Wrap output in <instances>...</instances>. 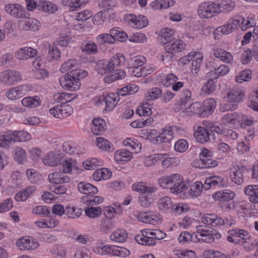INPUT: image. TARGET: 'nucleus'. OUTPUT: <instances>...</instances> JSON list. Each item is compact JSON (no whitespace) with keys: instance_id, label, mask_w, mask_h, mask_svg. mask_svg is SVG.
I'll return each mask as SVG.
<instances>
[{"instance_id":"774afa93","label":"nucleus","mask_w":258,"mask_h":258,"mask_svg":"<svg viewBox=\"0 0 258 258\" xmlns=\"http://www.w3.org/2000/svg\"><path fill=\"white\" fill-rule=\"evenodd\" d=\"M60 50L54 45H49L48 47V56L51 60H58L60 58Z\"/></svg>"},{"instance_id":"c9c22d12","label":"nucleus","mask_w":258,"mask_h":258,"mask_svg":"<svg viewBox=\"0 0 258 258\" xmlns=\"http://www.w3.org/2000/svg\"><path fill=\"white\" fill-rule=\"evenodd\" d=\"M115 226L114 222L108 218H104L102 219L99 224V230L102 234H106L110 232Z\"/></svg>"},{"instance_id":"864d4df0","label":"nucleus","mask_w":258,"mask_h":258,"mask_svg":"<svg viewBox=\"0 0 258 258\" xmlns=\"http://www.w3.org/2000/svg\"><path fill=\"white\" fill-rule=\"evenodd\" d=\"M11 131L0 136V147L2 148H8L11 143L14 142Z\"/></svg>"},{"instance_id":"5fc2aeb1","label":"nucleus","mask_w":258,"mask_h":258,"mask_svg":"<svg viewBox=\"0 0 258 258\" xmlns=\"http://www.w3.org/2000/svg\"><path fill=\"white\" fill-rule=\"evenodd\" d=\"M161 90L155 87L150 89L145 94L144 97L146 100H154L161 96Z\"/></svg>"},{"instance_id":"cd10ccee","label":"nucleus","mask_w":258,"mask_h":258,"mask_svg":"<svg viewBox=\"0 0 258 258\" xmlns=\"http://www.w3.org/2000/svg\"><path fill=\"white\" fill-rule=\"evenodd\" d=\"M245 195L251 203L258 204V185H249L244 188Z\"/></svg>"},{"instance_id":"2eb2a0df","label":"nucleus","mask_w":258,"mask_h":258,"mask_svg":"<svg viewBox=\"0 0 258 258\" xmlns=\"http://www.w3.org/2000/svg\"><path fill=\"white\" fill-rule=\"evenodd\" d=\"M191 58H195L192 60L190 69L191 73L195 76L197 75L201 67V62L203 59L202 54L200 52H191L187 55L185 56L184 59H186L187 57Z\"/></svg>"},{"instance_id":"052dcab7","label":"nucleus","mask_w":258,"mask_h":258,"mask_svg":"<svg viewBox=\"0 0 258 258\" xmlns=\"http://www.w3.org/2000/svg\"><path fill=\"white\" fill-rule=\"evenodd\" d=\"M40 27V23L36 19L29 18L25 21L23 28L28 31H36L38 30Z\"/></svg>"},{"instance_id":"f3484780","label":"nucleus","mask_w":258,"mask_h":258,"mask_svg":"<svg viewBox=\"0 0 258 258\" xmlns=\"http://www.w3.org/2000/svg\"><path fill=\"white\" fill-rule=\"evenodd\" d=\"M234 19L237 27H240L242 30H245L256 25L255 19L253 17L248 16L244 18L241 16H236Z\"/></svg>"},{"instance_id":"f257e3e1","label":"nucleus","mask_w":258,"mask_h":258,"mask_svg":"<svg viewBox=\"0 0 258 258\" xmlns=\"http://www.w3.org/2000/svg\"><path fill=\"white\" fill-rule=\"evenodd\" d=\"M221 235L218 232L212 233L208 227L198 225L196 227V232L191 234L188 232H182L178 238L180 243L186 244L189 242L212 243L215 239L218 240Z\"/></svg>"},{"instance_id":"6e6552de","label":"nucleus","mask_w":258,"mask_h":258,"mask_svg":"<svg viewBox=\"0 0 258 258\" xmlns=\"http://www.w3.org/2000/svg\"><path fill=\"white\" fill-rule=\"evenodd\" d=\"M137 218L141 222L152 225L158 224L162 221V217L160 214L151 211L139 213Z\"/></svg>"},{"instance_id":"dca6fc26","label":"nucleus","mask_w":258,"mask_h":258,"mask_svg":"<svg viewBox=\"0 0 258 258\" xmlns=\"http://www.w3.org/2000/svg\"><path fill=\"white\" fill-rule=\"evenodd\" d=\"M246 168L242 165L233 166L230 174V178L233 182L240 185L243 182V174Z\"/></svg>"},{"instance_id":"0eeeda50","label":"nucleus","mask_w":258,"mask_h":258,"mask_svg":"<svg viewBox=\"0 0 258 258\" xmlns=\"http://www.w3.org/2000/svg\"><path fill=\"white\" fill-rule=\"evenodd\" d=\"M21 80V75L16 70H7L0 73V82L6 85H13Z\"/></svg>"},{"instance_id":"6e6d98bb","label":"nucleus","mask_w":258,"mask_h":258,"mask_svg":"<svg viewBox=\"0 0 258 258\" xmlns=\"http://www.w3.org/2000/svg\"><path fill=\"white\" fill-rule=\"evenodd\" d=\"M14 159L19 163H23L26 160V153L25 151L20 147H17L14 150Z\"/></svg>"},{"instance_id":"39448f33","label":"nucleus","mask_w":258,"mask_h":258,"mask_svg":"<svg viewBox=\"0 0 258 258\" xmlns=\"http://www.w3.org/2000/svg\"><path fill=\"white\" fill-rule=\"evenodd\" d=\"M244 93L240 89H232L227 94L225 97L226 101L229 102L225 104L224 108L220 107V111L224 112L225 110H234L237 108L236 103L242 100L244 97Z\"/></svg>"},{"instance_id":"a878e982","label":"nucleus","mask_w":258,"mask_h":258,"mask_svg":"<svg viewBox=\"0 0 258 258\" xmlns=\"http://www.w3.org/2000/svg\"><path fill=\"white\" fill-rule=\"evenodd\" d=\"M105 121L101 118H96L92 120L91 129L92 132L96 135H99L105 131Z\"/></svg>"},{"instance_id":"f8f14e48","label":"nucleus","mask_w":258,"mask_h":258,"mask_svg":"<svg viewBox=\"0 0 258 258\" xmlns=\"http://www.w3.org/2000/svg\"><path fill=\"white\" fill-rule=\"evenodd\" d=\"M5 10L7 13L13 17L19 19L27 18L28 14L22 6L18 4H10L6 5Z\"/></svg>"},{"instance_id":"aec40b11","label":"nucleus","mask_w":258,"mask_h":258,"mask_svg":"<svg viewBox=\"0 0 258 258\" xmlns=\"http://www.w3.org/2000/svg\"><path fill=\"white\" fill-rule=\"evenodd\" d=\"M25 86L20 85L12 88L6 92L7 98L11 100H15L24 96Z\"/></svg>"},{"instance_id":"79ce46f5","label":"nucleus","mask_w":258,"mask_h":258,"mask_svg":"<svg viewBox=\"0 0 258 258\" xmlns=\"http://www.w3.org/2000/svg\"><path fill=\"white\" fill-rule=\"evenodd\" d=\"M237 117L238 114L236 112L230 113L222 116L221 122L225 125L231 127L236 123Z\"/></svg>"},{"instance_id":"13d9d810","label":"nucleus","mask_w":258,"mask_h":258,"mask_svg":"<svg viewBox=\"0 0 258 258\" xmlns=\"http://www.w3.org/2000/svg\"><path fill=\"white\" fill-rule=\"evenodd\" d=\"M95 68L98 73L102 75L110 72V71H109L107 61L105 59H101L98 61L96 63Z\"/></svg>"},{"instance_id":"5701e85b","label":"nucleus","mask_w":258,"mask_h":258,"mask_svg":"<svg viewBox=\"0 0 258 258\" xmlns=\"http://www.w3.org/2000/svg\"><path fill=\"white\" fill-rule=\"evenodd\" d=\"M125 61V57L122 54L118 53L114 55L109 61H107L109 71H111L117 67H121Z\"/></svg>"},{"instance_id":"0e129e2a","label":"nucleus","mask_w":258,"mask_h":258,"mask_svg":"<svg viewBox=\"0 0 258 258\" xmlns=\"http://www.w3.org/2000/svg\"><path fill=\"white\" fill-rule=\"evenodd\" d=\"M102 162L96 158H92L83 162V165L87 170H94L98 166H101Z\"/></svg>"},{"instance_id":"1a4fd4ad","label":"nucleus","mask_w":258,"mask_h":258,"mask_svg":"<svg viewBox=\"0 0 258 258\" xmlns=\"http://www.w3.org/2000/svg\"><path fill=\"white\" fill-rule=\"evenodd\" d=\"M59 83L63 88L72 91L79 90L81 86L80 80L75 78L71 72L62 76L59 79Z\"/></svg>"},{"instance_id":"4d7b16f0","label":"nucleus","mask_w":258,"mask_h":258,"mask_svg":"<svg viewBox=\"0 0 258 258\" xmlns=\"http://www.w3.org/2000/svg\"><path fill=\"white\" fill-rule=\"evenodd\" d=\"M204 184L201 181L195 182L190 187V195L192 197H198L202 193Z\"/></svg>"},{"instance_id":"69168bd1","label":"nucleus","mask_w":258,"mask_h":258,"mask_svg":"<svg viewBox=\"0 0 258 258\" xmlns=\"http://www.w3.org/2000/svg\"><path fill=\"white\" fill-rule=\"evenodd\" d=\"M173 132L169 129L164 130L160 134L159 139H157L158 142H169L173 139Z\"/></svg>"},{"instance_id":"6ab92c4d","label":"nucleus","mask_w":258,"mask_h":258,"mask_svg":"<svg viewBox=\"0 0 258 258\" xmlns=\"http://www.w3.org/2000/svg\"><path fill=\"white\" fill-rule=\"evenodd\" d=\"M37 51L30 47H24L18 50L15 53V57L19 59H26L36 56Z\"/></svg>"},{"instance_id":"c756f323","label":"nucleus","mask_w":258,"mask_h":258,"mask_svg":"<svg viewBox=\"0 0 258 258\" xmlns=\"http://www.w3.org/2000/svg\"><path fill=\"white\" fill-rule=\"evenodd\" d=\"M210 136V133L202 126H198L194 133V136L196 140L202 144L207 142L209 140Z\"/></svg>"},{"instance_id":"b1692460","label":"nucleus","mask_w":258,"mask_h":258,"mask_svg":"<svg viewBox=\"0 0 258 258\" xmlns=\"http://www.w3.org/2000/svg\"><path fill=\"white\" fill-rule=\"evenodd\" d=\"M42 160L45 165L49 166H57L61 163V158L52 152H50L44 156Z\"/></svg>"},{"instance_id":"e2e57ef3","label":"nucleus","mask_w":258,"mask_h":258,"mask_svg":"<svg viewBox=\"0 0 258 258\" xmlns=\"http://www.w3.org/2000/svg\"><path fill=\"white\" fill-rule=\"evenodd\" d=\"M142 137L146 140H152L159 139V132L156 130H143L142 131Z\"/></svg>"},{"instance_id":"4c0bfd02","label":"nucleus","mask_w":258,"mask_h":258,"mask_svg":"<svg viewBox=\"0 0 258 258\" xmlns=\"http://www.w3.org/2000/svg\"><path fill=\"white\" fill-rule=\"evenodd\" d=\"M237 28V25L234 17L233 19L229 20L227 23L219 27L217 30L221 31L223 34L227 35L232 33Z\"/></svg>"},{"instance_id":"bb28decb","label":"nucleus","mask_w":258,"mask_h":258,"mask_svg":"<svg viewBox=\"0 0 258 258\" xmlns=\"http://www.w3.org/2000/svg\"><path fill=\"white\" fill-rule=\"evenodd\" d=\"M115 209L111 207H106L104 210V214L105 215V218H108L111 220L115 216V214H121L122 212L123 209L122 204L116 203L114 204Z\"/></svg>"},{"instance_id":"7ed1b4c3","label":"nucleus","mask_w":258,"mask_h":258,"mask_svg":"<svg viewBox=\"0 0 258 258\" xmlns=\"http://www.w3.org/2000/svg\"><path fill=\"white\" fill-rule=\"evenodd\" d=\"M78 188L81 192L86 195L81 199L82 204L87 206H95L103 202L102 197L92 195L97 194L98 189L90 183L85 182H80L78 185Z\"/></svg>"},{"instance_id":"423d86ee","label":"nucleus","mask_w":258,"mask_h":258,"mask_svg":"<svg viewBox=\"0 0 258 258\" xmlns=\"http://www.w3.org/2000/svg\"><path fill=\"white\" fill-rule=\"evenodd\" d=\"M219 5L211 2L202 3L197 10L199 16L204 19L211 18L219 13Z\"/></svg>"},{"instance_id":"c03bdc74","label":"nucleus","mask_w":258,"mask_h":258,"mask_svg":"<svg viewBox=\"0 0 258 258\" xmlns=\"http://www.w3.org/2000/svg\"><path fill=\"white\" fill-rule=\"evenodd\" d=\"M172 204V202L168 197H162L158 202L159 210L164 212L170 211Z\"/></svg>"},{"instance_id":"de8ad7c7","label":"nucleus","mask_w":258,"mask_h":258,"mask_svg":"<svg viewBox=\"0 0 258 258\" xmlns=\"http://www.w3.org/2000/svg\"><path fill=\"white\" fill-rule=\"evenodd\" d=\"M191 93L187 89H184L182 90L179 95V100L177 104L179 106L185 105L190 103L191 101Z\"/></svg>"},{"instance_id":"ea45409f","label":"nucleus","mask_w":258,"mask_h":258,"mask_svg":"<svg viewBox=\"0 0 258 258\" xmlns=\"http://www.w3.org/2000/svg\"><path fill=\"white\" fill-rule=\"evenodd\" d=\"M38 10L51 14L55 12L57 10V7L55 4L51 2L40 0L38 6Z\"/></svg>"},{"instance_id":"a18cd8bd","label":"nucleus","mask_w":258,"mask_h":258,"mask_svg":"<svg viewBox=\"0 0 258 258\" xmlns=\"http://www.w3.org/2000/svg\"><path fill=\"white\" fill-rule=\"evenodd\" d=\"M235 194L230 190L227 191H219L213 195L215 200L219 201H229L233 199Z\"/></svg>"},{"instance_id":"9b49d317","label":"nucleus","mask_w":258,"mask_h":258,"mask_svg":"<svg viewBox=\"0 0 258 258\" xmlns=\"http://www.w3.org/2000/svg\"><path fill=\"white\" fill-rule=\"evenodd\" d=\"M186 44L180 39H175L164 43V49L169 54L174 55L176 53L183 51L185 48Z\"/></svg>"},{"instance_id":"49530a36","label":"nucleus","mask_w":258,"mask_h":258,"mask_svg":"<svg viewBox=\"0 0 258 258\" xmlns=\"http://www.w3.org/2000/svg\"><path fill=\"white\" fill-rule=\"evenodd\" d=\"M116 2L113 0H103L101 1L99 6L103 9V11H110V19H113L114 16V13L113 9L116 6Z\"/></svg>"},{"instance_id":"4468645a","label":"nucleus","mask_w":258,"mask_h":258,"mask_svg":"<svg viewBox=\"0 0 258 258\" xmlns=\"http://www.w3.org/2000/svg\"><path fill=\"white\" fill-rule=\"evenodd\" d=\"M227 184L226 180L223 177L214 176L206 178L204 184V189L207 190L211 187H221L226 186Z\"/></svg>"},{"instance_id":"bf43d9fd","label":"nucleus","mask_w":258,"mask_h":258,"mask_svg":"<svg viewBox=\"0 0 258 258\" xmlns=\"http://www.w3.org/2000/svg\"><path fill=\"white\" fill-rule=\"evenodd\" d=\"M54 99L57 103L66 105L72 100V94L64 93H58L54 95Z\"/></svg>"},{"instance_id":"2f4dec72","label":"nucleus","mask_w":258,"mask_h":258,"mask_svg":"<svg viewBox=\"0 0 258 258\" xmlns=\"http://www.w3.org/2000/svg\"><path fill=\"white\" fill-rule=\"evenodd\" d=\"M127 232L123 229H118L114 231L110 235V239L115 242H123L127 239Z\"/></svg>"},{"instance_id":"3c124183","label":"nucleus","mask_w":258,"mask_h":258,"mask_svg":"<svg viewBox=\"0 0 258 258\" xmlns=\"http://www.w3.org/2000/svg\"><path fill=\"white\" fill-rule=\"evenodd\" d=\"M113 245H96L93 248V251L98 254H111Z\"/></svg>"},{"instance_id":"603ef678","label":"nucleus","mask_w":258,"mask_h":258,"mask_svg":"<svg viewBox=\"0 0 258 258\" xmlns=\"http://www.w3.org/2000/svg\"><path fill=\"white\" fill-rule=\"evenodd\" d=\"M97 147L103 151H111L113 150V145L108 140L102 137L97 138Z\"/></svg>"},{"instance_id":"4be33fe9","label":"nucleus","mask_w":258,"mask_h":258,"mask_svg":"<svg viewBox=\"0 0 258 258\" xmlns=\"http://www.w3.org/2000/svg\"><path fill=\"white\" fill-rule=\"evenodd\" d=\"M214 56L225 63H231L233 61V56L226 50L218 48L213 50Z\"/></svg>"},{"instance_id":"680f3d73","label":"nucleus","mask_w":258,"mask_h":258,"mask_svg":"<svg viewBox=\"0 0 258 258\" xmlns=\"http://www.w3.org/2000/svg\"><path fill=\"white\" fill-rule=\"evenodd\" d=\"M82 213L81 209L75 207L67 206L66 208V215L69 218L76 219L79 218Z\"/></svg>"},{"instance_id":"f03ea898","label":"nucleus","mask_w":258,"mask_h":258,"mask_svg":"<svg viewBox=\"0 0 258 258\" xmlns=\"http://www.w3.org/2000/svg\"><path fill=\"white\" fill-rule=\"evenodd\" d=\"M158 182L161 187L169 189L170 192L175 195L185 191L189 187V183L183 181L181 176L177 173L162 176L158 179Z\"/></svg>"},{"instance_id":"473e14b6","label":"nucleus","mask_w":258,"mask_h":258,"mask_svg":"<svg viewBox=\"0 0 258 258\" xmlns=\"http://www.w3.org/2000/svg\"><path fill=\"white\" fill-rule=\"evenodd\" d=\"M184 113L188 116L197 114L199 117H203L202 104L198 102L191 104L189 107L185 109Z\"/></svg>"},{"instance_id":"f704fd0d","label":"nucleus","mask_w":258,"mask_h":258,"mask_svg":"<svg viewBox=\"0 0 258 258\" xmlns=\"http://www.w3.org/2000/svg\"><path fill=\"white\" fill-rule=\"evenodd\" d=\"M81 49L82 52L87 54H96L98 52L96 44L88 40H85L82 43Z\"/></svg>"},{"instance_id":"a211bd4d","label":"nucleus","mask_w":258,"mask_h":258,"mask_svg":"<svg viewBox=\"0 0 258 258\" xmlns=\"http://www.w3.org/2000/svg\"><path fill=\"white\" fill-rule=\"evenodd\" d=\"M148 25V20L143 15L130 14V26L134 28L141 29Z\"/></svg>"},{"instance_id":"412c9836","label":"nucleus","mask_w":258,"mask_h":258,"mask_svg":"<svg viewBox=\"0 0 258 258\" xmlns=\"http://www.w3.org/2000/svg\"><path fill=\"white\" fill-rule=\"evenodd\" d=\"M200 158L206 161L209 166H206L207 168L216 167L218 165V161L213 159V154L211 151L203 148L200 153Z\"/></svg>"},{"instance_id":"09e8293b","label":"nucleus","mask_w":258,"mask_h":258,"mask_svg":"<svg viewBox=\"0 0 258 258\" xmlns=\"http://www.w3.org/2000/svg\"><path fill=\"white\" fill-rule=\"evenodd\" d=\"M35 189L34 186H29L25 190L18 192L15 196V199L18 202L25 201Z\"/></svg>"},{"instance_id":"58836bf2","label":"nucleus","mask_w":258,"mask_h":258,"mask_svg":"<svg viewBox=\"0 0 258 258\" xmlns=\"http://www.w3.org/2000/svg\"><path fill=\"white\" fill-rule=\"evenodd\" d=\"M22 104L26 107L35 108L40 106L41 101L39 97H26L23 98L21 101Z\"/></svg>"},{"instance_id":"37998d69","label":"nucleus","mask_w":258,"mask_h":258,"mask_svg":"<svg viewBox=\"0 0 258 258\" xmlns=\"http://www.w3.org/2000/svg\"><path fill=\"white\" fill-rule=\"evenodd\" d=\"M109 32L112 33L113 37L114 39V42L115 40L123 42L125 41L128 37L127 34L123 31L120 28L114 27L109 30Z\"/></svg>"},{"instance_id":"a19ab883","label":"nucleus","mask_w":258,"mask_h":258,"mask_svg":"<svg viewBox=\"0 0 258 258\" xmlns=\"http://www.w3.org/2000/svg\"><path fill=\"white\" fill-rule=\"evenodd\" d=\"M14 142H27L31 140V135L24 131L11 132Z\"/></svg>"},{"instance_id":"338daca9","label":"nucleus","mask_w":258,"mask_h":258,"mask_svg":"<svg viewBox=\"0 0 258 258\" xmlns=\"http://www.w3.org/2000/svg\"><path fill=\"white\" fill-rule=\"evenodd\" d=\"M251 78V71L246 69L241 71L239 75L235 78V81L238 83L249 81Z\"/></svg>"},{"instance_id":"393cba45","label":"nucleus","mask_w":258,"mask_h":258,"mask_svg":"<svg viewBox=\"0 0 258 258\" xmlns=\"http://www.w3.org/2000/svg\"><path fill=\"white\" fill-rule=\"evenodd\" d=\"M216 102L214 99L209 98L206 99L202 104L203 117L211 114L216 108Z\"/></svg>"},{"instance_id":"e433bc0d","label":"nucleus","mask_w":258,"mask_h":258,"mask_svg":"<svg viewBox=\"0 0 258 258\" xmlns=\"http://www.w3.org/2000/svg\"><path fill=\"white\" fill-rule=\"evenodd\" d=\"M112 176L111 171L106 168H103L96 170L93 175V179L95 181H100L101 180H106Z\"/></svg>"},{"instance_id":"7c9ffc66","label":"nucleus","mask_w":258,"mask_h":258,"mask_svg":"<svg viewBox=\"0 0 258 258\" xmlns=\"http://www.w3.org/2000/svg\"><path fill=\"white\" fill-rule=\"evenodd\" d=\"M119 100L118 94L114 93L108 94L104 99L106 104V110L107 111L112 110Z\"/></svg>"},{"instance_id":"20e7f679","label":"nucleus","mask_w":258,"mask_h":258,"mask_svg":"<svg viewBox=\"0 0 258 258\" xmlns=\"http://www.w3.org/2000/svg\"><path fill=\"white\" fill-rule=\"evenodd\" d=\"M201 220L205 225H209L212 227H217L221 225L231 226L235 224V220L230 216L225 219L217 216L214 214H204Z\"/></svg>"},{"instance_id":"8fccbe9b","label":"nucleus","mask_w":258,"mask_h":258,"mask_svg":"<svg viewBox=\"0 0 258 258\" xmlns=\"http://www.w3.org/2000/svg\"><path fill=\"white\" fill-rule=\"evenodd\" d=\"M96 40L99 44H113L114 39L112 33H102L96 37Z\"/></svg>"},{"instance_id":"c85d7f7f","label":"nucleus","mask_w":258,"mask_h":258,"mask_svg":"<svg viewBox=\"0 0 258 258\" xmlns=\"http://www.w3.org/2000/svg\"><path fill=\"white\" fill-rule=\"evenodd\" d=\"M114 160L118 164H123L129 161V151L127 149H120L115 151Z\"/></svg>"},{"instance_id":"ddd939ff","label":"nucleus","mask_w":258,"mask_h":258,"mask_svg":"<svg viewBox=\"0 0 258 258\" xmlns=\"http://www.w3.org/2000/svg\"><path fill=\"white\" fill-rule=\"evenodd\" d=\"M17 246L20 250H34L39 246V243L34 238L25 236L17 241Z\"/></svg>"},{"instance_id":"9d476101","label":"nucleus","mask_w":258,"mask_h":258,"mask_svg":"<svg viewBox=\"0 0 258 258\" xmlns=\"http://www.w3.org/2000/svg\"><path fill=\"white\" fill-rule=\"evenodd\" d=\"M154 230L148 229L141 230V234L135 236V240L139 244L145 246H154L156 241L153 239Z\"/></svg>"},{"instance_id":"72a5a7b5","label":"nucleus","mask_w":258,"mask_h":258,"mask_svg":"<svg viewBox=\"0 0 258 258\" xmlns=\"http://www.w3.org/2000/svg\"><path fill=\"white\" fill-rule=\"evenodd\" d=\"M161 161L163 168H167L171 166H176L180 163V160L176 157H169L167 154H161Z\"/></svg>"}]
</instances>
